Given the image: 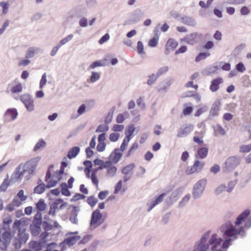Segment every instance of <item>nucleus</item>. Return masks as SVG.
I'll list each match as a JSON object with an SVG mask.
<instances>
[{
    "label": "nucleus",
    "instance_id": "f257e3e1",
    "mask_svg": "<svg viewBox=\"0 0 251 251\" xmlns=\"http://www.w3.org/2000/svg\"><path fill=\"white\" fill-rule=\"evenodd\" d=\"M220 231L223 233V237L225 239L222 245L224 249H227L231 242L237 238L238 235L245 236V231L243 226L236 229L230 221H227L220 227Z\"/></svg>",
    "mask_w": 251,
    "mask_h": 251
},
{
    "label": "nucleus",
    "instance_id": "f03ea898",
    "mask_svg": "<svg viewBox=\"0 0 251 251\" xmlns=\"http://www.w3.org/2000/svg\"><path fill=\"white\" fill-rule=\"evenodd\" d=\"M207 183L205 178L201 179L197 182L194 186L192 196L194 199L196 200L201 197Z\"/></svg>",
    "mask_w": 251,
    "mask_h": 251
},
{
    "label": "nucleus",
    "instance_id": "7ed1b4c3",
    "mask_svg": "<svg viewBox=\"0 0 251 251\" xmlns=\"http://www.w3.org/2000/svg\"><path fill=\"white\" fill-rule=\"evenodd\" d=\"M210 231L205 232L202 235L201 239L196 244L194 251H206L209 248L208 242L206 243L207 240L209 236Z\"/></svg>",
    "mask_w": 251,
    "mask_h": 251
},
{
    "label": "nucleus",
    "instance_id": "20e7f679",
    "mask_svg": "<svg viewBox=\"0 0 251 251\" xmlns=\"http://www.w3.org/2000/svg\"><path fill=\"white\" fill-rule=\"evenodd\" d=\"M102 215L99 209H96L92 212L90 225L92 229H94L100 226L103 222Z\"/></svg>",
    "mask_w": 251,
    "mask_h": 251
},
{
    "label": "nucleus",
    "instance_id": "39448f33",
    "mask_svg": "<svg viewBox=\"0 0 251 251\" xmlns=\"http://www.w3.org/2000/svg\"><path fill=\"white\" fill-rule=\"evenodd\" d=\"M40 159V157L38 156L27 161L23 166V172H26L29 175H32Z\"/></svg>",
    "mask_w": 251,
    "mask_h": 251
},
{
    "label": "nucleus",
    "instance_id": "423d86ee",
    "mask_svg": "<svg viewBox=\"0 0 251 251\" xmlns=\"http://www.w3.org/2000/svg\"><path fill=\"white\" fill-rule=\"evenodd\" d=\"M0 229V250L5 251L9 245L11 240V233L7 231H4L1 233Z\"/></svg>",
    "mask_w": 251,
    "mask_h": 251
},
{
    "label": "nucleus",
    "instance_id": "0eeeda50",
    "mask_svg": "<svg viewBox=\"0 0 251 251\" xmlns=\"http://www.w3.org/2000/svg\"><path fill=\"white\" fill-rule=\"evenodd\" d=\"M240 157L237 156H232L227 158L224 164V168L228 171L234 169L240 164Z\"/></svg>",
    "mask_w": 251,
    "mask_h": 251
},
{
    "label": "nucleus",
    "instance_id": "6e6552de",
    "mask_svg": "<svg viewBox=\"0 0 251 251\" xmlns=\"http://www.w3.org/2000/svg\"><path fill=\"white\" fill-rule=\"evenodd\" d=\"M20 100L29 112L34 110V100L29 94H25L20 97Z\"/></svg>",
    "mask_w": 251,
    "mask_h": 251
},
{
    "label": "nucleus",
    "instance_id": "1a4fd4ad",
    "mask_svg": "<svg viewBox=\"0 0 251 251\" xmlns=\"http://www.w3.org/2000/svg\"><path fill=\"white\" fill-rule=\"evenodd\" d=\"M223 241V239L218 237L217 234L213 233L208 241L209 246H211V250L212 251H216L218 248L221 247Z\"/></svg>",
    "mask_w": 251,
    "mask_h": 251
},
{
    "label": "nucleus",
    "instance_id": "9d476101",
    "mask_svg": "<svg viewBox=\"0 0 251 251\" xmlns=\"http://www.w3.org/2000/svg\"><path fill=\"white\" fill-rule=\"evenodd\" d=\"M221 101L217 100L212 104L209 112V118L212 119L213 118L218 117L219 115V111L221 109Z\"/></svg>",
    "mask_w": 251,
    "mask_h": 251
},
{
    "label": "nucleus",
    "instance_id": "9b49d317",
    "mask_svg": "<svg viewBox=\"0 0 251 251\" xmlns=\"http://www.w3.org/2000/svg\"><path fill=\"white\" fill-rule=\"evenodd\" d=\"M144 15V13L141 9L137 8L131 13L129 21L132 24H136L140 21Z\"/></svg>",
    "mask_w": 251,
    "mask_h": 251
},
{
    "label": "nucleus",
    "instance_id": "f8f14e48",
    "mask_svg": "<svg viewBox=\"0 0 251 251\" xmlns=\"http://www.w3.org/2000/svg\"><path fill=\"white\" fill-rule=\"evenodd\" d=\"M193 129V126L192 125H185L182 126L178 130L177 136L182 137L187 136Z\"/></svg>",
    "mask_w": 251,
    "mask_h": 251
},
{
    "label": "nucleus",
    "instance_id": "ddd939ff",
    "mask_svg": "<svg viewBox=\"0 0 251 251\" xmlns=\"http://www.w3.org/2000/svg\"><path fill=\"white\" fill-rule=\"evenodd\" d=\"M204 165L203 162H200L199 160H197L195 161L193 166L190 169H187L186 173L187 174H191L196 172L200 171L202 170Z\"/></svg>",
    "mask_w": 251,
    "mask_h": 251
},
{
    "label": "nucleus",
    "instance_id": "4468645a",
    "mask_svg": "<svg viewBox=\"0 0 251 251\" xmlns=\"http://www.w3.org/2000/svg\"><path fill=\"white\" fill-rule=\"evenodd\" d=\"M177 42L173 38L169 39L166 45L165 54H168L171 51L174 50L177 46Z\"/></svg>",
    "mask_w": 251,
    "mask_h": 251
},
{
    "label": "nucleus",
    "instance_id": "2eb2a0df",
    "mask_svg": "<svg viewBox=\"0 0 251 251\" xmlns=\"http://www.w3.org/2000/svg\"><path fill=\"white\" fill-rule=\"evenodd\" d=\"M123 154L120 152L119 149H115L111 153L109 157V160L112 162V164H117L120 158L122 157Z\"/></svg>",
    "mask_w": 251,
    "mask_h": 251
},
{
    "label": "nucleus",
    "instance_id": "dca6fc26",
    "mask_svg": "<svg viewBox=\"0 0 251 251\" xmlns=\"http://www.w3.org/2000/svg\"><path fill=\"white\" fill-rule=\"evenodd\" d=\"M180 22L190 26H195L197 25V22L194 18L184 14H183L182 17L180 19Z\"/></svg>",
    "mask_w": 251,
    "mask_h": 251
},
{
    "label": "nucleus",
    "instance_id": "f3484780",
    "mask_svg": "<svg viewBox=\"0 0 251 251\" xmlns=\"http://www.w3.org/2000/svg\"><path fill=\"white\" fill-rule=\"evenodd\" d=\"M223 83V79L222 77H218L213 79L211 82L209 89L212 92H215L219 90V85Z\"/></svg>",
    "mask_w": 251,
    "mask_h": 251
},
{
    "label": "nucleus",
    "instance_id": "a211bd4d",
    "mask_svg": "<svg viewBox=\"0 0 251 251\" xmlns=\"http://www.w3.org/2000/svg\"><path fill=\"white\" fill-rule=\"evenodd\" d=\"M198 34L196 32L187 34L183 39V41L190 45H194L198 41Z\"/></svg>",
    "mask_w": 251,
    "mask_h": 251
},
{
    "label": "nucleus",
    "instance_id": "6ab92c4d",
    "mask_svg": "<svg viewBox=\"0 0 251 251\" xmlns=\"http://www.w3.org/2000/svg\"><path fill=\"white\" fill-rule=\"evenodd\" d=\"M18 237L20 244L25 243L29 238V234L25 229H19Z\"/></svg>",
    "mask_w": 251,
    "mask_h": 251
},
{
    "label": "nucleus",
    "instance_id": "aec40b11",
    "mask_svg": "<svg viewBox=\"0 0 251 251\" xmlns=\"http://www.w3.org/2000/svg\"><path fill=\"white\" fill-rule=\"evenodd\" d=\"M22 167V164L19 165L15 169V171L11 175V179L9 181V182H11L12 183L15 182L18 180L19 178L21 177L24 175V173L20 172Z\"/></svg>",
    "mask_w": 251,
    "mask_h": 251
},
{
    "label": "nucleus",
    "instance_id": "412c9836",
    "mask_svg": "<svg viewBox=\"0 0 251 251\" xmlns=\"http://www.w3.org/2000/svg\"><path fill=\"white\" fill-rule=\"evenodd\" d=\"M42 224H36V223H32L29 226L31 234L33 236H38L41 231V225Z\"/></svg>",
    "mask_w": 251,
    "mask_h": 251
},
{
    "label": "nucleus",
    "instance_id": "4be33fe9",
    "mask_svg": "<svg viewBox=\"0 0 251 251\" xmlns=\"http://www.w3.org/2000/svg\"><path fill=\"white\" fill-rule=\"evenodd\" d=\"M17 116L18 112L16 109H8L5 114V118L8 121L14 120Z\"/></svg>",
    "mask_w": 251,
    "mask_h": 251
},
{
    "label": "nucleus",
    "instance_id": "5701e85b",
    "mask_svg": "<svg viewBox=\"0 0 251 251\" xmlns=\"http://www.w3.org/2000/svg\"><path fill=\"white\" fill-rule=\"evenodd\" d=\"M172 81L169 79H166L160 83L158 91L159 92L163 91L166 93L169 90Z\"/></svg>",
    "mask_w": 251,
    "mask_h": 251
},
{
    "label": "nucleus",
    "instance_id": "b1692460",
    "mask_svg": "<svg viewBox=\"0 0 251 251\" xmlns=\"http://www.w3.org/2000/svg\"><path fill=\"white\" fill-rule=\"evenodd\" d=\"M39 48L35 47L28 48L25 52V58L30 59L33 57L39 52Z\"/></svg>",
    "mask_w": 251,
    "mask_h": 251
},
{
    "label": "nucleus",
    "instance_id": "393cba45",
    "mask_svg": "<svg viewBox=\"0 0 251 251\" xmlns=\"http://www.w3.org/2000/svg\"><path fill=\"white\" fill-rule=\"evenodd\" d=\"M73 207L74 211L72 213L70 217V221L72 223L74 224H78V219H77V215L78 212L79 211V209L78 207L76 206H72Z\"/></svg>",
    "mask_w": 251,
    "mask_h": 251
},
{
    "label": "nucleus",
    "instance_id": "a878e982",
    "mask_svg": "<svg viewBox=\"0 0 251 251\" xmlns=\"http://www.w3.org/2000/svg\"><path fill=\"white\" fill-rule=\"evenodd\" d=\"M250 213L249 210H246L243 212L240 215H239L236 218L234 224L235 226H237L240 225L244 219L247 217Z\"/></svg>",
    "mask_w": 251,
    "mask_h": 251
},
{
    "label": "nucleus",
    "instance_id": "bb28decb",
    "mask_svg": "<svg viewBox=\"0 0 251 251\" xmlns=\"http://www.w3.org/2000/svg\"><path fill=\"white\" fill-rule=\"evenodd\" d=\"M208 153V149L206 147H201L198 149L197 153L195 157L198 158V156L201 159H204L206 157Z\"/></svg>",
    "mask_w": 251,
    "mask_h": 251
},
{
    "label": "nucleus",
    "instance_id": "cd10ccee",
    "mask_svg": "<svg viewBox=\"0 0 251 251\" xmlns=\"http://www.w3.org/2000/svg\"><path fill=\"white\" fill-rule=\"evenodd\" d=\"M117 172V168L111 164L106 169V176L108 177H113L116 175Z\"/></svg>",
    "mask_w": 251,
    "mask_h": 251
},
{
    "label": "nucleus",
    "instance_id": "c85d7f7f",
    "mask_svg": "<svg viewBox=\"0 0 251 251\" xmlns=\"http://www.w3.org/2000/svg\"><path fill=\"white\" fill-rule=\"evenodd\" d=\"M80 238L79 236H72L65 238L64 242L69 246H72L75 245L76 242Z\"/></svg>",
    "mask_w": 251,
    "mask_h": 251
},
{
    "label": "nucleus",
    "instance_id": "c756f323",
    "mask_svg": "<svg viewBox=\"0 0 251 251\" xmlns=\"http://www.w3.org/2000/svg\"><path fill=\"white\" fill-rule=\"evenodd\" d=\"M80 151V148L77 146L72 148L68 152L67 157L69 159L75 157Z\"/></svg>",
    "mask_w": 251,
    "mask_h": 251
},
{
    "label": "nucleus",
    "instance_id": "7c9ffc66",
    "mask_svg": "<svg viewBox=\"0 0 251 251\" xmlns=\"http://www.w3.org/2000/svg\"><path fill=\"white\" fill-rule=\"evenodd\" d=\"M135 168L134 164H130L125 166L122 170V173L125 175H131L133 173V170Z\"/></svg>",
    "mask_w": 251,
    "mask_h": 251
},
{
    "label": "nucleus",
    "instance_id": "2f4dec72",
    "mask_svg": "<svg viewBox=\"0 0 251 251\" xmlns=\"http://www.w3.org/2000/svg\"><path fill=\"white\" fill-rule=\"evenodd\" d=\"M43 243L41 241L39 242L32 241L30 242L29 247L36 251H39L42 250Z\"/></svg>",
    "mask_w": 251,
    "mask_h": 251
},
{
    "label": "nucleus",
    "instance_id": "473e14b6",
    "mask_svg": "<svg viewBox=\"0 0 251 251\" xmlns=\"http://www.w3.org/2000/svg\"><path fill=\"white\" fill-rule=\"evenodd\" d=\"M135 128L133 125H131L129 126L128 127V129L127 131H126V137H125V139H127V142H129L131 137L132 136V134H133L134 131H135Z\"/></svg>",
    "mask_w": 251,
    "mask_h": 251
},
{
    "label": "nucleus",
    "instance_id": "72a5a7b5",
    "mask_svg": "<svg viewBox=\"0 0 251 251\" xmlns=\"http://www.w3.org/2000/svg\"><path fill=\"white\" fill-rule=\"evenodd\" d=\"M36 207L39 211H44L47 207V204L45 203L44 200L40 199L36 203Z\"/></svg>",
    "mask_w": 251,
    "mask_h": 251
},
{
    "label": "nucleus",
    "instance_id": "f704fd0d",
    "mask_svg": "<svg viewBox=\"0 0 251 251\" xmlns=\"http://www.w3.org/2000/svg\"><path fill=\"white\" fill-rule=\"evenodd\" d=\"M46 188V185L44 183L38 184L34 189V193L38 194L43 193Z\"/></svg>",
    "mask_w": 251,
    "mask_h": 251
},
{
    "label": "nucleus",
    "instance_id": "c9c22d12",
    "mask_svg": "<svg viewBox=\"0 0 251 251\" xmlns=\"http://www.w3.org/2000/svg\"><path fill=\"white\" fill-rule=\"evenodd\" d=\"M60 187L61 188V192L63 195L65 196H70L71 195V192L68 190V187H67L66 183H62L60 185Z\"/></svg>",
    "mask_w": 251,
    "mask_h": 251
},
{
    "label": "nucleus",
    "instance_id": "e433bc0d",
    "mask_svg": "<svg viewBox=\"0 0 251 251\" xmlns=\"http://www.w3.org/2000/svg\"><path fill=\"white\" fill-rule=\"evenodd\" d=\"M251 151V144L242 145L239 146V151L242 153H248Z\"/></svg>",
    "mask_w": 251,
    "mask_h": 251
},
{
    "label": "nucleus",
    "instance_id": "4c0bfd02",
    "mask_svg": "<svg viewBox=\"0 0 251 251\" xmlns=\"http://www.w3.org/2000/svg\"><path fill=\"white\" fill-rule=\"evenodd\" d=\"M210 55L209 52H201L196 57L195 61L198 62L202 60H204Z\"/></svg>",
    "mask_w": 251,
    "mask_h": 251
},
{
    "label": "nucleus",
    "instance_id": "58836bf2",
    "mask_svg": "<svg viewBox=\"0 0 251 251\" xmlns=\"http://www.w3.org/2000/svg\"><path fill=\"white\" fill-rule=\"evenodd\" d=\"M73 37H74V35L73 34H70L68 35H67L66 37L62 39L59 42V44L61 46H62L63 45L66 44L68 42L71 41L73 39Z\"/></svg>",
    "mask_w": 251,
    "mask_h": 251
},
{
    "label": "nucleus",
    "instance_id": "ea45409f",
    "mask_svg": "<svg viewBox=\"0 0 251 251\" xmlns=\"http://www.w3.org/2000/svg\"><path fill=\"white\" fill-rule=\"evenodd\" d=\"M158 77L159 76H157L156 74H152L151 75L149 76V79L147 82V84L149 85H152L155 82Z\"/></svg>",
    "mask_w": 251,
    "mask_h": 251
},
{
    "label": "nucleus",
    "instance_id": "a19ab883",
    "mask_svg": "<svg viewBox=\"0 0 251 251\" xmlns=\"http://www.w3.org/2000/svg\"><path fill=\"white\" fill-rule=\"evenodd\" d=\"M46 145V142L42 139H41L39 140V141L36 143L34 148V151H36L40 149L41 148L45 147Z\"/></svg>",
    "mask_w": 251,
    "mask_h": 251
},
{
    "label": "nucleus",
    "instance_id": "79ce46f5",
    "mask_svg": "<svg viewBox=\"0 0 251 251\" xmlns=\"http://www.w3.org/2000/svg\"><path fill=\"white\" fill-rule=\"evenodd\" d=\"M218 69H219L218 68V66H210L207 67L204 72H207L206 73V75H209L212 74H215L216 73V71Z\"/></svg>",
    "mask_w": 251,
    "mask_h": 251
},
{
    "label": "nucleus",
    "instance_id": "37998d69",
    "mask_svg": "<svg viewBox=\"0 0 251 251\" xmlns=\"http://www.w3.org/2000/svg\"><path fill=\"white\" fill-rule=\"evenodd\" d=\"M63 202V200L61 199H56L53 202L50 203V207L54 209L55 210H59L58 209V205L60 204L61 202Z\"/></svg>",
    "mask_w": 251,
    "mask_h": 251
},
{
    "label": "nucleus",
    "instance_id": "c03bdc74",
    "mask_svg": "<svg viewBox=\"0 0 251 251\" xmlns=\"http://www.w3.org/2000/svg\"><path fill=\"white\" fill-rule=\"evenodd\" d=\"M41 211H38L35 214L34 217V219L32 223H36V224H42V213L40 212Z\"/></svg>",
    "mask_w": 251,
    "mask_h": 251
},
{
    "label": "nucleus",
    "instance_id": "a18cd8bd",
    "mask_svg": "<svg viewBox=\"0 0 251 251\" xmlns=\"http://www.w3.org/2000/svg\"><path fill=\"white\" fill-rule=\"evenodd\" d=\"M98 201V199L94 196L88 197L87 202L91 206H94Z\"/></svg>",
    "mask_w": 251,
    "mask_h": 251
},
{
    "label": "nucleus",
    "instance_id": "49530a36",
    "mask_svg": "<svg viewBox=\"0 0 251 251\" xmlns=\"http://www.w3.org/2000/svg\"><path fill=\"white\" fill-rule=\"evenodd\" d=\"M108 129H109V127L107 125H106L105 124H101V125H99L97 127V128L96 130V132L97 133L103 132L108 131Z\"/></svg>",
    "mask_w": 251,
    "mask_h": 251
},
{
    "label": "nucleus",
    "instance_id": "de8ad7c7",
    "mask_svg": "<svg viewBox=\"0 0 251 251\" xmlns=\"http://www.w3.org/2000/svg\"><path fill=\"white\" fill-rule=\"evenodd\" d=\"M104 60H100L93 62L89 67V69H94L98 67L104 66V64L103 63Z\"/></svg>",
    "mask_w": 251,
    "mask_h": 251
},
{
    "label": "nucleus",
    "instance_id": "09e8293b",
    "mask_svg": "<svg viewBox=\"0 0 251 251\" xmlns=\"http://www.w3.org/2000/svg\"><path fill=\"white\" fill-rule=\"evenodd\" d=\"M112 164V162L111 161L108 160L106 161H102L101 164H100V166L96 170V172L98 170H101L103 169H106L108 168V166Z\"/></svg>",
    "mask_w": 251,
    "mask_h": 251
},
{
    "label": "nucleus",
    "instance_id": "8fccbe9b",
    "mask_svg": "<svg viewBox=\"0 0 251 251\" xmlns=\"http://www.w3.org/2000/svg\"><path fill=\"white\" fill-rule=\"evenodd\" d=\"M100 78V74L98 72H93L90 77V80L91 82L94 83L98 80Z\"/></svg>",
    "mask_w": 251,
    "mask_h": 251
},
{
    "label": "nucleus",
    "instance_id": "3c124183",
    "mask_svg": "<svg viewBox=\"0 0 251 251\" xmlns=\"http://www.w3.org/2000/svg\"><path fill=\"white\" fill-rule=\"evenodd\" d=\"M170 15L172 17L176 19L177 21L180 22V19L182 17L183 14L179 13L176 11L172 10L170 13Z\"/></svg>",
    "mask_w": 251,
    "mask_h": 251
},
{
    "label": "nucleus",
    "instance_id": "603ef678",
    "mask_svg": "<svg viewBox=\"0 0 251 251\" xmlns=\"http://www.w3.org/2000/svg\"><path fill=\"white\" fill-rule=\"evenodd\" d=\"M218 68L222 69L225 71H229L230 69V64L228 63H225L224 62H220Z\"/></svg>",
    "mask_w": 251,
    "mask_h": 251
},
{
    "label": "nucleus",
    "instance_id": "864d4df0",
    "mask_svg": "<svg viewBox=\"0 0 251 251\" xmlns=\"http://www.w3.org/2000/svg\"><path fill=\"white\" fill-rule=\"evenodd\" d=\"M23 87L21 83H19L15 86H14L11 89V91L13 93H20L22 91Z\"/></svg>",
    "mask_w": 251,
    "mask_h": 251
},
{
    "label": "nucleus",
    "instance_id": "5fc2aeb1",
    "mask_svg": "<svg viewBox=\"0 0 251 251\" xmlns=\"http://www.w3.org/2000/svg\"><path fill=\"white\" fill-rule=\"evenodd\" d=\"M190 198V194H188L186 195L183 198L181 201L179 202V206L180 207L184 206L186 204V203H187L189 201Z\"/></svg>",
    "mask_w": 251,
    "mask_h": 251
},
{
    "label": "nucleus",
    "instance_id": "6e6d98bb",
    "mask_svg": "<svg viewBox=\"0 0 251 251\" xmlns=\"http://www.w3.org/2000/svg\"><path fill=\"white\" fill-rule=\"evenodd\" d=\"M237 183V180L235 179L233 181H230L228 183V187L226 189V191L228 193H230L233 189L235 185Z\"/></svg>",
    "mask_w": 251,
    "mask_h": 251
},
{
    "label": "nucleus",
    "instance_id": "4d7b16f0",
    "mask_svg": "<svg viewBox=\"0 0 251 251\" xmlns=\"http://www.w3.org/2000/svg\"><path fill=\"white\" fill-rule=\"evenodd\" d=\"M7 179H5L3 182L0 186V192H4L7 189L8 186L10 185V182H7Z\"/></svg>",
    "mask_w": 251,
    "mask_h": 251
},
{
    "label": "nucleus",
    "instance_id": "13d9d810",
    "mask_svg": "<svg viewBox=\"0 0 251 251\" xmlns=\"http://www.w3.org/2000/svg\"><path fill=\"white\" fill-rule=\"evenodd\" d=\"M137 50L139 54H144V46L142 42L140 41L137 42Z\"/></svg>",
    "mask_w": 251,
    "mask_h": 251
},
{
    "label": "nucleus",
    "instance_id": "bf43d9fd",
    "mask_svg": "<svg viewBox=\"0 0 251 251\" xmlns=\"http://www.w3.org/2000/svg\"><path fill=\"white\" fill-rule=\"evenodd\" d=\"M0 6L2 8V13L6 14L9 9V4L7 2L1 1L0 2Z\"/></svg>",
    "mask_w": 251,
    "mask_h": 251
},
{
    "label": "nucleus",
    "instance_id": "052dcab7",
    "mask_svg": "<svg viewBox=\"0 0 251 251\" xmlns=\"http://www.w3.org/2000/svg\"><path fill=\"white\" fill-rule=\"evenodd\" d=\"M47 83V75L46 73H44L41 77L40 81L39 87L42 89L46 84Z\"/></svg>",
    "mask_w": 251,
    "mask_h": 251
},
{
    "label": "nucleus",
    "instance_id": "680f3d73",
    "mask_svg": "<svg viewBox=\"0 0 251 251\" xmlns=\"http://www.w3.org/2000/svg\"><path fill=\"white\" fill-rule=\"evenodd\" d=\"M31 63V61L28 58L21 59L18 63L19 66H27Z\"/></svg>",
    "mask_w": 251,
    "mask_h": 251
},
{
    "label": "nucleus",
    "instance_id": "e2e57ef3",
    "mask_svg": "<svg viewBox=\"0 0 251 251\" xmlns=\"http://www.w3.org/2000/svg\"><path fill=\"white\" fill-rule=\"evenodd\" d=\"M42 226L45 231H49L52 229V225L46 221H42Z\"/></svg>",
    "mask_w": 251,
    "mask_h": 251
},
{
    "label": "nucleus",
    "instance_id": "0e129e2a",
    "mask_svg": "<svg viewBox=\"0 0 251 251\" xmlns=\"http://www.w3.org/2000/svg\"><path fill=\"white\" fill-rule=\"evenodd\" d=\"M168 70H169V67L168 66H164L163 67L159 68L156 74L157 75V76H158L159 77L160 75H161L163 74H164L166 72H167L168 71Z\"/></svg>",
    "mask_w": 251,
    "mask_h": 251
},
{
    "label": "nucleus",
    "instance_id": "69168bd1",
    "mask_svg": "<svg viewBox=\"0 0 251 251\" xmlns=\"http://www.w3.org/2000/svg\"><path fill=\"white\" fill-rule=\"evenodd\" d=\"M236 70L240 73H243L246 71V67L242 62H239L236 65Z\"/></svg>",
    "mask_w": 251,
    "mask_h": 251
},
{
    "label": "nucleus",
    "instance_id": "338daca9",
    "mask_svg": "<svg viewBox=\"0 0 251 251\" xmlns=\"http://www.w3.org/2000/svg\"><path fill=\"white\" fill-rule=\"evenodd\" d=\"M120 134L118 133H112L109 135V140L110 141L116 142L119 138Z\"/></svg>",
    "mask_w": 251,
    "mask_h": 251
},
{
    "label": "nucleus",
    "instance_id": "774afa93",
    "mask_svg": "<svg viewBox=\"0 0 251 251\" xmlns=\"http://www.w3.org/2000/svg\"><path fill=\"white\" fill-rule=\"evenodd\" d=\"M113 115V111L112 112H108L106 117L105 118L104 123L106 125H108L109 124L112 120Z\"/></svg>",
    "mask_w": 251,
    "mask_h": 251
}]
</instances>
